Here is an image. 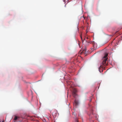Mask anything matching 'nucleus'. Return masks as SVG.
I'll list each match as a JSON object with an SVG mask.
<instances>
[{"mask_svg":"<svg viewBox=\"0 0 122 122\" xmlns=\"http://www.w3.org/2000/svg\"><path fill=\"white\" fill-rule=\"evenodd\" d=\"M84 50H83V52H84Z\"/></svg>","mask_w":122,"mask_h":122,"instance_id":"9b49d317","label":"nucleus"},{"mask_svg":"<svg viewBox=\"0 0 122 122\" xmlns=\"http://www.w3.org/2000/svg\"><path fill=\"white\" fill-rule=\"evenodd\" d=\"M107 56L108 54H106L104 56L102 62L103 64L104 65L105 64H106V65L107 64V63H106V62L107 59Z\"/></svg>","mask_w":122,"mask_h":122,"instance_id":"f257e3e1","label":"nucleus"},{"mask_svg":"<svg viewBox=\"0 0 122 122\" xmlns=\"http://www.w3.org/2000/svg\"><path fill=\"white\" fill-rule=\"evenodd\" d=\"M70 0H68V2H69L70 1Z\"/></svg>","mask_w":122,"mask_h":122,"instance_id":"0eeeda50","label":"nucleus"},{"mask_svg":"<svg viewBox=\"0 0 122 122\" xmlns=\"http://www.w3.org/2000/svg\"><path fill=\"white\" fill-rule=\"evenodd\" d=\"M76 122H78V121L77 120H76Z\"/></svg>","mask_w":122,"mask_h":122,"instance_id":"6e6552de","label":"nucleus"},{"mask_svg":"<svg viewBox=\"0 0 122 122\" xmlns=\"http://www.w3.org/2000/svg\"><path fill=\"white\" fill-rule=\"evenodd\" d=\"M89 43L92 44V46L93 47V49L95 50L96 49L97 47V44L96 43H95L94 41H90L89 42Z\"/></svg>","mask_w":122,"mask_h":122,"instance_id":"f03ea898","label":"nucleus"},{"mask_svg":"<svg viewBox=\"0 0 122 122\" xmlns=\"http://www.w3.org/2000/svg\"><path fill=\"white\" fill-rule=\"evenodd\" d=\"M101 68H102V66L101 65L100 67L99 68V71L101 72V71L100 70V69Z\"/></svg>","mask_w":122,"mask_h":122,"instance_id":"39448f33","label":"nucleus"},{"mask_svg":"<svg viewBox=\"0 0 122 122\" xmlns=\"http://www.w3.org/2000/svg\"><path fill=\"white\" fill-rule=\"evenodd\" d=\"M91 101V99H90V101Z\"/></svg>","mask_w":122,"mask_h":122,"instance_id":"9d476101","label":"nucleus"},{"mask_svg":"<svg viewBox=\"0 0 122 122\" xmlns=\"http://www.w3.org/2000/svg\"><path fill=\"white\" fill-rule=\"evenodd\" d=\"M77 92V90L76 89H74L73 90V93L74 95H76V93Z\"/></svg>","mask_w":122,"mask_h":122,"instance_id":"20e7f679","label":"nucleus"},{"mask_svg":"<svg viewBox=\"0 0 122 122\" xmlns=\"http://www.w3.org/2000/svg\"><path fill=\"white\" fill-rule=\"evenodd\" d=\"M18 117L16 116H15V117L14 119V120H16L17 119Z\"/></svg>","mask_w":122,"mask_h":122,"instance_id":"423d86ee","label":"nucleus"},{"mask_svg":"<svg viewBox=\"0 0 122 122\" xmlns=\"http://www.w3.org/2000/svg\"><path fill=\"white\" fill-rule=\"evenodd\" d=\"M78 102L76 101V100H75V103L74 104H75V105L76 106L77 105H78Z\"/></svg>","mask_w":122,"mask_h":122,"instance_id":"7ed1b4c3","label":"nucleus"},{"mask_svg":"<svg viewBox=\"0 0 122 122\" xmlns=\"http://www.w3.org/2000/svg\"><path fill=\"white\" fill-rule=\"evenodd\" d=\"M2 122H4V121H2Z\"/></svg>","mask_w":122,"mask_h":122,"instance_id":"f8f14e48","label":"nucleus"},{"mask_svg":"<svg viewBox=\"0 0 122 122\" xmlns=\"http://www.w3.org/2000/svg\"><path fill=\"white\" fill-rule=\"evenodd\" d=\"M81 39L82 40V37L81 36Z\"/></svg>","mask_w":122,"mask_h":122,"instance_id":"1a4fd4ad","label":"nucleus"}]
</instances>
